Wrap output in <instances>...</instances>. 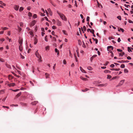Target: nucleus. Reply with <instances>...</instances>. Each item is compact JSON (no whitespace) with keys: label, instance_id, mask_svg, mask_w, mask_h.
<instances>
[{"label":"nucleus","instance_id":"obj_27","mask_svg":"<svg viewBox=\"0 0 133 133\" xmlns=\"http://www.w3.org/2000/svg\"><path fill=\"white\" fill-rule=\"evenodd\" d=\"M111 78V76L109 75H107V78L108 79H110Z\"/></svg>","mask_w":133,"mask_h":133},{"label":"nucleus","instance_id":"obj_24","mask_svg":"<svg viewBox=\"0 0 133 133\" xmlns=\"http://www.w3.org/2000/svg\"><path fill=\"white\" fill-rule=\"evenodd\" d=\"M89 90V89L87 88H86L85 89H82V91L83 92H85Z\"/></svg>","mask_w":133,"mask_h":133},{"label":"nucleus","instance_id":"obj_61","mask_svg":"<svg viewBox=\"0 0 133 133\" xmlns=\"http://www.w3.org/2000/svg\"><path fill=\"white\" fill-rule=\"evenodd\" d=\"M10 31H9L8 32V35L9 36H10Z\"/></svg>","mask_w":133,"mask_h":133},{"label":"nucleus","instance_id":"obj_38","mask_svg":"<svg viewBox=\"0 0 133 133\" xmlns=\"http://www.w3.org/2000/svg\"><path fill=\"white\" fill-rule=\"evenodd\" d=\"M49 46H46L45 48L46 50H49Z\"/></svg>","mask_w":133,"mask_h":133},{"label":"nucleus","instance_id":"obj_2","mask_svg":"<svg viewBox=\"0 0 133 133\" xmlns=\"http://www.w3.org/2000/svg\"><path fill=\"white\" fill-rule=\"evenodd\" d=\"M36 56L38 58H42L41 56H40L38 52V51H36L35 53Z\"/></svg>","mask_w":133,"mask_h":133},{"label":"nucleus","instance_id":"obj_47","mask_svg":"<svg viewBox=\"0 0 133 133\" xmlns=\"http://www.w3.org/2000/svg\"><path fill=\"white\" fill-rule=\"evenodd\" d=\"M44 18H45V19L47 21H48L49 22H50V21L48 20V19L46 17H44Z\"/></svg>","mask_w":133,"mask_h":133},{"label":"nucleus","instance_id":"obj_12","mask_svg":"<svg viewBox=\"0 0 133 133\" xmlns=\"http://www.w3.org/2000/svg\"><path fill=\"white\" fill-rule=\"evenodd\" d=\"M46 78H49V75L48 73H46L45 74Z\"/></svg>","mask_w":133,"mask_h":133},{"label":"nucleus","instance_id":"obj_57","mask_svg":"<svg viewBox=\"0 0 133 133\" xmlns=\"http://www.w3.org/2000/svg\"><path fill=\"white\" fill-rule=\"evenodd\" d=\"M129 22L130 23H133V22L130 20H129Z\"/></svg>","mask_w":133,"mask_h":133},{"label":"nucleus","instance_id":"obj_29","mask_svg":"<svg viewBox=\"0 0 133 133\" xmlns=\"http://www.w3.org/2000/svg\"><path fill=\"white\" fill-rule=\"evenodd\" d=\"M104 72L105 73H110L111 72L109 70H105L104 71Z\"/></svg>","mask_w":133,"mask_h":133},{"label":"nucleus","instance_id":"obj_5","mask_svg":"<svg viewBox=\"0 0 133 133\" xmlns=\"http://www.w3.org/2000/svg\"><path fill=\"white\" fill-rule=\"evenodd\" d=\"M57 24L58 26H61L62 25V23L61 22L59 21L58 20L57 21Z\"/></svg>","mask_w":133,"mask_h":133},{"label":"nucleus","instance_id":"obj_52","mask_svg":"<svg viewBox=\"0 0 133 133\" xmlns=\"http://www.w3.org/2000/svg\"><path fill=\"white\" fill-rule=\"evenodd\" d=\"M63 63L64 64H66V61L65 59H64L63 61Z\"/></svg>","mask_w":133,"mask_h":133},{"label":"nucleus","instance_id":"obj_32","mask_svg":"<svg viewBox=\"0 0 133 133\" xmlns=\"http://www.w3.org/2000/svg\"><path fill=\"white\" fill-rule=\"evenodd\" d=\"M125 66L124 64H122L121 66V68H124L125 67Z\"/></svg>","mask_w":133,"mask_h":133},{"label":"nucleus","instance_id":"obj_31","mask_svg":"<svg viewBox=\"0 0 133 133\" xmlns=\"http://www.w3.org/2000/svg\"><path fill=\"white\" fill-rule=\"evenodd\" d=\"M110 53H111V56L112 57H113L114 56V54L112 51H109Z\"/></svg>","mask_w":133,"mask_h":133},{"label":"nucleus","instance_id":"obj_59","mask_svg":"<svg viewBox=\"0 0 133 133\" xmlns=\"http://www.w3.org/2000/svg\"><path fill=\"white\" fill-rule=\"evenodd\" d=\"M127 59L128 60L130 59H131V58L130 56H128L127 57Z\"/></svg>","mask_w":133,"mask_h":133},{"label":"nucleus","instance_id":"obj_51","mask_svg":"<svg viewBox=\"0 0 133 133\" xmlns=\"http://www.w3.org/2000/svg\"><path fill=\"white\" fill-rule=\"evenodd\" d=\"M12 90L14 92H16V91H18L19 90V89H16V90Z\"/></svg>","mask_w":133,"mask_h":133},{"label":"nucleus","instance_id":"obj_58","mask_svg":"<svg viewBox=\"0 0 133 133\" xmlns=\"http://www.w3.org/2000/svg\"><path fill=\"white\" fill-rule=\"evenodd\" d=\"M55 51L56 52H57L59 51V50L57 48H55Z\"/></svg>","mask_w":133,"mask_h":133},{"label":"nucleus","instance_id":"obj_36","mask_svg":"<svg viewBox=\"0 0 133 133\" xmlns=\"http://www.w3.org/2000/svg\"><path fill=\"white\" fill-rule=\"evenodd\" d=\"M125 54V53L124 52H123L122 54L120 53L119 54V56H122L123 55H124Z\"/></svg>","mask_w":133,"mask_h":133},{"label":"nucleus","instance_id":"obj_34","mask_svg":"<svg viewBox=\"0 0 133 133\" xmlns=\"http://www.w3.org/2000/svg\"><path fill=\"white\" fill-rule=\"evenodd\" d=\"M90 32L92 33L93 34H94V30L93 29H91L90 31Z\"/></svg>","mask_w":133,"mask_h":133},{"label":"nucleus","instance_id":"obj_49","mask_svg":"<svg viewBox=\"0 0 133 133\" xmlns=\"http://www.w3.org/2000/svg\"><path fill=\"white\" fill-rule=\"evenodd\" d=\"M9 80H11L12 78V76H9Z\"/></svg>","mask_w":133,"mask_h":133},{"label":"nucleus","instance_id":"obj_64","mask_svg":"<svg viewBox=\"0 0 133 133\" xmlns=\"http://www.w3.org/2000/svg\"><path fill=\"white\" fill-rule=\"evenodd\" d=\"M117 50L119 52H122V50L119 49H117Z\"/></svg>","mask_w":133,"mask_h":133},{"label":"nucleus","instance_id":"obj_56","mask_svg":"<svg viewBox=\"0 0 133 133\" xmlns=\"http://www.w3.org/2000/svg\"><path fill=\"white\" fill-rule=\"evenodd\" d=\"M14 75L15 76H16L17 77L19 78L20 77V76H19L15 74H14Z\"/></svg>","mask_w":133,"mask_h":133},{"label":"nucleus","instance_id":"obj_60","mask_svg":"<svg viewBox=\"0 0 133 133\" xmlns=\"http://www.w3.org/2000/svg\"><path fill=\"white\" fill-rule=\"evenodd\" d=\"M53 41H56V38H55V37H53Z\"/></svg>","mask_w":133,"mask_h":133},{"label":"nucleus","instance_id":"obj_9","mask_svg":"<svg viewBox=\"0 0 133 133\" xmlns=\"http://www.w3.org/2000/svg\"><path fill=\"white\" fill-rule=\"evenodd\" d=\"M19 8V6L17 5H15L14 7L16 11H17L18 10Z\"/></svg>","mask_w":133,"mask_h":133},{"label":"nucleus","instance_id":"obj_45","mask_svg":"<svg viewBox=\"0 0 133 133\" xmlns=\"http://www.w3.org/2000/svg\"><path fill=\"white\" fill-rule=\"evenodd\" d=\"M47 37V35H46L45 37V40L46 42H47L48 41V39H47L46 38Z\"/></svg>","mask_w":133,"mask_h":133},{"label":"nucleus","instance_id":"obj_25","mask_svg":"<svg viewBox=\"0 0 133 133\" xmlns=\"http://www.w3.org/2000/svg\"><path fill=\"white\" fill-rule=\"evenodd\" d=\"M22 105L24 106H26V104L25 103H23V102H21L20 103Z\"/></svg>","mask_w":133,"mask_h":133},{"label":"nucleus","instance_id":"obj_44","mask_svg":"<svg viewBox=\"0 0 133 133\" xmlns=\"http://www.w3.org/2000/svg\"><path fill=\"white\" fill-rule=\"evenodd\" d=\"M20 54L21 55V58H22V59H24V56H22L21 55V54Z\"/></svg>","mask_w":133,"mask_h":133},{"label":"nucleus","instance_id":"obj_35","mask_svg":"<svg viewBox=\"0 0 133 133\" xmlns=\"http://www.w3.org/2000/svg\"><path fill=\"white\" fill-rule=\"evenodd\" d=\"M2 28L4 30H7L8 29V28L6 27H4V28L2 27Z\"/></svg>","mask_w":133,"mask_h":133},{"label":"nucleus","instance_id":"obj_54","mask_svg":"<svg viewBox=\"0 0 133 133\" xmlns=\"http://www.w3.org/2000/svg\"><path fill=\"white\" fill-rule=\"evenodd\" d=\"M52 28L53 29H56V27L55 26H52Z\"/></svg>","mask_w":133,"mask_h":133},{"label":"nucleus","instance_id":"obj_50","mask_svg":"<svg viewBox=\"0 0 133 133\" xmlns=\"http://www.w3.org/2000/svg\"><path fill=\"white\" fill-rule=\"evenodd\" d=\"M62 32H63L64 33V34H65V35H67V34H66V31L65 30H63Z\"/></svg>","mask_w":133,"mask_h":133},{"label":"nucleus","instance_id":"obj_18","mask_svg":"<svg viewBox=\"0 0 133 133\" xmlns=\"http://www.w3.org/2000/svg\"><path fill=\"white\" fill-rule=\"evenodd\" d=\"M21 94V93L20 92L17 94L15 98H17L18 97H19Z\"/></svg>","mask_w":133,"mask_h":133},{"label":"nucleus","instance_id":"obj_48","mask_svg":"<svg viewBox=\"0 0 133 133\" xmlns=\"http://www.w3.org/2000/svg\"><path fill=\"white\" fill-rule=\"evenodd\" d=\"M28 15L29 17H31L32 16V14L30 12H29L28 13Z\"/></svg>","mask_w":133,"mask_h":133},{"label":"nucleus","instance_id":"obj_23","mask_svg":"<svg viewBox=\"0 0 133 133\" xmlns=\"http://www.w3.org/2000/svg\"><path fill=\"white\" fill-rule=\"evenodd\" d=\"M88 69L89 70H91L92 69V68L90 66H89L87 67Z\"/></svg>","mask_w":133,"mask_h":133},{"label":"nucleus","instance_id":"obj_13","mask_svg":"<svg viewBox=\"0 0 133 133\" xmlns=\"http://www.w3.org/2000/svg\"><path fill=\"white\" fill-rule=\"evenodd\" d=\"M38 103L37 101H35L33 102H32L31 103V104L32 105H35Z\"/></svg>","mask_w":133,"mask_h":133},{"label":"nucleus","instance_id":"obj_40","mask_svg":"<svg viewBox=\"0 0 133 133\" xmlns=\"http://www.w3.org/2000/svg\"><path fill=\"white\" fill-rule=\"evenodd\" d=\"M90 17L89 16H87V22H89V20Z\"/></svg>","mask_w":133,"mask_h":133},{"label":"nucleus","instance_id":"obj_4","mask_svg":"<svg viewBox=\"0 0 133 133\" xmlns=\"http://www.w3.org/2000/svg\"><path fill=\"white\" fill-rule=\"evenodd\" d=\"M129 62V61L127 60L126 61H124V60H122V61H118L117 62L118 63H128Z\"/></svg>","mask_w":133,"mask_h":133},{"label":"nucleus","instance_id":"obj_22","mask_svg":"<svg viewBox=\"0 0 133 133\" xmlns=\"http://www.w3.org/2000/svg\"><path fill=\"white\" fill-rule=\"evenodd\" d=\"M111 48V49L112 50H113V47L112 46H109L107 47V49H110Z\"/></svg>","mask_w":133,"mask_h":133},{"label":"nucleus","instance_id":"obj_39","mask_svg":"<svg viewBox=\"0 0 133 133\" xmlns=\"http://www.w3.org/2000/svg\"><path fill=\"white\" fill-rule=\"evenodd\" d=\"M124 71L125 73H127L128 72V71L127 69H125Z\"/></svg>","mask_w":133,"mask_h":133},{"label":"nucleus","instance_id":"obj_3","mask_svg":"<svg viewBox=\"0 0 133 133\" xmlns=\"http://www.w3.org/2000/svg\"><path fill=\"white\" fill-rule=\"evenodd\" d=\"M23 39H21V37L19 38V39L18 40V43L19 44V45H22L23 43Z\"/></svg>","mask_w":133,"mask_h":133},{"label":"nucleus","instance_id":"obj_63","mask_svg":"<svg viewBox=\"0 0 133 133\" xmlns=\"http://www.w3.org/2000/svg\"><path fill=\"white\" fill-rule=\"evenodd\" d=\"M18 28L19 31H21L22 30L21 28H20V27H19V26L18 27Z\"/></svg>","mask_w":133,"mask_h":133},{"label":"nucleus","instance_id":"obj_21","mask_svg":"<svg viewBox=\"0 0 133 133\" xmlns=\"http://www.w3.org/2000/svg\"><path fill=\"white\" fill-rule=\"evenodd\" d=\"M0 4L4 6H5L6 5V4L4 3H3L2 1H0Z\"/></svg>","mask_w":133,"mask_h":133},{"label":"nucleus","instance_id":"obj_11","mask_svg":"<svg viewBox=\"0 0 133 133\" xmlns=\"http://www.w3.org/2000/svg\"><path fill=\"white\" fill-rule=\"evenodd\" d=\"M80 70L83 73H86V72L85 70H84L81 66L80 67Z\"/></svg>","mask_w":133,"mask_h":133},{"label":"nucleus","instance_id":"obj_37","mask_svg":"<svg viewBox=\"0 0 133 133\" xmlns=\"http://www.w3.org/2000/svg\"><path fill=\"white\" fill-rule=\"evenodd\" d=\"M117 18H118L120 20L121 19V17L120 16H118L117 17Z\"/></svg>","mask_w":133,"mask_h":133},{"label":"nucleus","instance_id":"obj_16","mask_svg":"<svg viewBox=\"0 0 133 133\" xmlns=\"http://www.w3.org/2000/svg\"><path fill=\"white\" fill-rule=\"evenodd\" d=\"M80 78L81 79H82V80H84V81H85L87 80V78H84L82 76H81L80 77Z\"/></svg>","mask_w":133,"mask_h":133},{"label":"nucleus","instance_id":"obj_15","mask_svg":"<svg viewBox=\"0 0 133 133\" xmlns=\"http://www.w3.org/2000/svg\"><path fill=\"white\" fill-rule=\"evenodd\" d=\"M19 49L20 51H22V45H19Z\"/></svg>","mask_w":133,"mask_h":133},{"label":"nucleus","instance_id":"obj_41","mask_svg":"<svg viewBox=\"0 0 133 133\" xmlns=\"http://www.w3.org/2000/svg\"><path fill=\"white\" fill-rule=\"evenodd\" d=\"M83 44L82 45V46L84 48H85V43L84 42V41H83Z\"/></svg>","mask_w":133,"mask_h":133},{"label":"nucleus","instance_id":"obj_30","mask_svg":"<svg viewBox=\"0 0 133 133\" xmlns=\"http://www.w3.org/2000/svg\"><path fill=\"white\" fill-rule=\"evenodd\" d=\"M23 8L21 7L20 8L19 10L20 11H23Z\"/></svg>","mask_w":133,"mask_h":133},{"label":"nucleus","instance_id":"obj_17","mask_svg":"<svg viewBox=\"0 0 133 133\" xmlns=\"http://www.w3.org/2000/svg\"><path fill=\"white\" fill-rule=\"evenodd\" d=\"M121 31L123 32H124V30L122 28H120L119 29V28H118V31H121Z\"/></svg>","mask_w":133,"mask_h":133},{"label":"nucleus","instance_id":"obj_14","mask_svg":"<svg viewBox=\"0 0 133 133\" xmlns=\"http://www.w3.org/2000/svg\"><path fill=\"white\" fill-rule=\"evenodd\" d=\"M34 41V44H36L38 40H37V39L35 37Z\"/></svg>","mask_w":133,"mask_h":133},{"label":"nucleus","instance_id":"obj_20","mask_svg":"<svg viewBox=\"0 0 133 133\" xmlns=\"http://www.w3.org/2000/svg\"><path fill=\"white\" fill-rule=\"evenodd\" d=\"M4 90H2L0 91V94H4Z\"/></svg>","mask_w":133,"mask_h":133},{"label":"nucleus","instance_id":"obj_6","mask_svg":"<svg viewBox=\"0 0 133 133\" xmlns=\"http://www.w3.org/2000/svg\"><path fill=\"white\" fill-rule=\"evenodd\" d=\"M36 23V21L35 20L33 21L31 23L30 25L31 26H34Z\"/></svg>","mask_w":133,"mask_h":133},{"label":"nucleus","instance_id":"obj_55","mask_svg":"<svg viewBox=\"0 0 133 133\" xmlns=\"http://www.w3.org/2000/svg\"><path fill=\"white\" fill-rule=\"evenodd\" d=\"M52 34L54 36H55V32L54 31H52L51 32Z\"/></svg>","mask_w":133,"mask_h":133},{"label":"nucleus","instance_id":"obj_26","mask_svg":"<svg viewBox=\"0 0 133 133\" xmlns=\"http://www.w3.org/2000/svg\"><path fill=\"white\" fill-rule=\"evenodd\" d=\"M50 3L52 4L54 6H56V5L54 4L53 3L51 0H50Z\"/></svg>","mask_w":133,"mask_h":133},{"label":"nucleus","instance_id":"obj_42","mask_svg":"<svg viewBox=\"0 0 133 133\" xmlns=\"http://www.w3.org/2000/svg\"><path fill=\"white\" fill-rule=\"evenodd\" d=\"M83 30H84V31H85L86 30V28L85 26H83Z\"/></svg>","mask_w":133,"mask_h":133},{"label":"nucleus","instance_id":"obj_53","mask_svg":"<svg viewBox=\"0 0 133 133\" xmlns=\"http://www.w3.org/2000/svg\"><path fill=\"white\" fill-rule=\"evenodd\" d=\"M115 66V65L113 64H111L110 65V66L112 68H113Z\"/></svg>","mask_w":133,"mask_h":133},{"label":"nucleus","instance_id":"obj_43","mask_svg":"<svg viewBox=\"0 0 133 133\" xmlns=\"http://www.w3.org/2000/svg\"><path fill=\"white\" fill-rule=\"evenodd\" d=\"M124 6L126 7L127 8H128L129 7H130V6L129 5H127L126 4H124Z\"/></svg>","mask_w":133,"mask_h":133},{"label":"nucleus","instance_id":"obj_10","mask_svg":"<svg viewBox=\"0 0 133 133\" xmlns=\"http://www.w3.org/2000/svg\"><path fill=\"white\" fill-rule=\"evenodd\" d=\"M107 85V83H105V84H99L98 85V86L99 87H103V86H106Z\"/></svg>","mask_w":133,"mask_h":133},{"label":"nucleus","instance_id":"obj_7","mask_svg":"<svg viewBox=\"0 0 133 133\" xmlns=\"http://www.w3.org/2000/svg\"><path fill=\"white\" fill-rule=\"evenodd\" d=\"M7 85L9 86V87H14L15 85V84L14 83L8 84H7Z\"/></svg>","mask_w":133,"mask_h":133},{"label":"nucleus","instance_id":"obj_62","mask_svg":"<svg viewBox=\"0 0 133 133\" xmlns=\"http://www.w3.org/2000/svg\"><path fill=\"white\" fill-rule=\"evenodd\" d=\"M121 41V40L120 39V38L119 37L117 39V41H118V42H120Z\"/></svg>","mask_w":133,"mask_h":133},{"label":"nucleus","instance_id":"obj_33","mask_svg":"<svg viewBox=\"0 0 133 133\" xmlns=\"http://www.w3.org/2000/svg\"><path fill=\"white\" fill-rule=\"evenodd\" d=\"M37 17V15L36 14H34L33 16V17L34 18H35Z\"/></svg>","mask_w":133,"mask_h":133},{"label":"nucleus","instance_id":"obj_28","mask_svg":"<svg viewBox=\"0 0 133 133\" xmlns=\"http://www.w3.org/2000/svg\"><path fill=\"white\" fill-rule=\"evenodd\" d=\"M78 44L80 45H81L82 44V42L80 40H78Z\"/></svg>","mask_w":133,"mask_h":133},{"label":"nucleus","instance_id":"obj_19","mask_svg":"<svg viewBox=\"0 0 133 133\" xmlns=\"http://www.w3.org/2000/svg\"><path fill=\"white\" fill-rule=\"evenodd\" d=\"M92 39H93L94 41H95V43L96 44H97L98 42V40L96 39H95L94 38H92Z\"/></svg>","mask_w":133,"mask_h":133},{"label":"nucleus","instance_id":"obj_46","mask_svg":"<svg viewBox=\"0 0 133 133\" xmlns=\"http://www.w3.org/2000/svg\"><path fill=\"white\" fill-rule=\"evenodd\" d=\"M128 51L129 52H130V51H131V52L132 51L131 49H130V48L129 47H128Z\"/></svg>","mask_w":133,"mask_h":133},{"label":"nucleus","instance_id":"obj_8","mask_svg":"<svg viewBox=\"0 0 133 133\" xmlns=\"http://www.w3.org/2000/svg\"><path fill=\"white\" fill-rule=\"evenodd\" d=\"M124 80H122L121 81L120 83L119 84V86H121L124 83Z\"/></svg>","mask_w":133,"mask_h":133},{"label":"nucleus","instance_id":"obj_1","mask_svg":"<svg viewBox=\"0 0 133 133\" xmlns=\"http://www.w3.org/2000/svg\"><path fill=\"white\" fill-rule=\"evenodd\" d=\"M57 13L62 20H64L65 21H67V18L64 15L62 14H61L59 12H57Z\"/></svg>","mask_w":133,"mask_h":133}]
</instances>
